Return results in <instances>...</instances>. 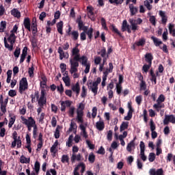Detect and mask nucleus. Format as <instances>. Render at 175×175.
<instances>
[{
	"label": "nucleus",
	"mask_w": 175,
	"mask_h": 175,
	"mask_svg": "<svg viewBox=\"0 0 175 175\" xmlns=\"http://www.w3.org/2000/svg\"><path fill=\"white\" fill-rule=\"evenodd\" d=\"M79 44L72 49V58L70 59V72L73 74V72H78V67L79 66V63L77 62L79 57H80V50L78 49Z\"/></svg>",
	"instance_id": "f257e3e1"
},
{
	"label": "nucleus",
	"mask_w": 175,
	"mask_h": 175,
	"mask_svg": "<svg viewBox=\"0 0 175 175\" xmlns=\"http://www.w3.org/2000/svg\"><path fill=\"white\" fill-rule=\"evenodd\" d=\"M102 81L101 77H98L96 81L92 82V81H88L87 82V85L88 86V89L92 90V93H94V96H96L98 94V85L100 84Z\"/></svg>",
	"instance_id": "f03ea898"
},
{
	"label": "nucleus",
	"mask_w": 175,
	"mask_h": 175,
	"mask_svg": "<svg viewBox=\"0 0 175 175\" xmlns=\"http://www.w3.org/2000/svg\"><path fill=\"white\" fill-rule=\"evenodd\" d=\"M16 36L14 33H11L8 38V40L10 44H8L7 38H4V46L5 49H8L9 51H12L14 49V44H15Z\"/></svg>",
	"instance_id": "7ed1b4c3"
},
{
	"label": "nucleus",
	"mask_w": 175,
	"mask_h": 175,
	"mask_svg": "<svg viewBox=\"0 0 175 175\" xmlns=\"http://www.w3.org/2000/svg\"><path fill=\"white\" fill-rule=\"evenodd\" d=\"M77 62L78 64H81L82 66H85V69L84 70V72L85 74H88L90 72L91 64L90 62H88V58L87 56H85L84 55L81 57V55L79 57V59H77Z\"/></svg>",
	"instance_id": "20e7f679"
},
{
	"label": "nucleus",
	"mask_w": 175,
	"mask_h": 175,
	"mask_svg": "<svg viewBox=\"0 0 175 175\" xmlns=\"http://www.w3.org/2000/svg\"><path fill=\"white\" fill-rule=\"evenodd\" d=\"M84 108H85V104L83 103H79V106L77 109V122L78 124H83L84 120H83V116H84Z\"/></svg>",
	"instance_id": "39448f33"
},
{
	"label": "nucleus",
	"mask_w": 175,
	"mask_h": 175,
	"mask_svg": "<svg viewBox=\"0 0 175 175\" xmlns=\"http://www.w3.org/2000/svg\"><path fill=\"white\" fill-rule=\"evenodd\" d=\"M79 151L78 146H73L72 147V155L70 157V161L72 163H75V161H81V154H78L77 155L75 153H77Z\"/></svg>",
	"instance_id": "423d86ee"
},
{
	"label": "nucleus",
	"mask_w": 175,
	"mask_h": 175,
	"mask_svg": "<svg viewBox=\"0 0 175 175\" xmlns=\"http://www.w3.org/2000/svg\"><path fill=\"white\" fill-rule=\"evenodd\" d=\"M29 88L27 79L26 77H23L19 82V89L18 92L20 94H23L25 90Z\"/></svg>",
	"instance_id": "0eeeda50"
},
{
	"label": "nucleus",
	"mask_w": 175,
	"mask_h": 175,
	"mask_svg": "<svg viewBox=\"0 0 175 175\" xmlns=\"http://www.w3.org/2000/svg\"><path fill=\"white\" fill-rule=\"evenodd\" d=\"M135 20H133V18H130L129 23L131 25V29L133 32H135L137 31L139 29V26L137 25H141L143 22L141 18H137V23H135Z\"/></svg>",
	"instance_id": "6e6552de"
},
{
	"label": "nucleus",
	"mask_w": 175,
	"mask_h": 175,
	"mask_svg": "<svg viewBox=\"0 0 175 175\" xmlns=\"http://www.w3.org/2000/svg\"><path fill=\"white\" fill-rule=\"evenodd\" d=\"M21 118L23 124L26 125L29 132H31V129L33 128L32 116H29V118L27 119L25 118L23 116H21Z\"/></svg>",
	"instance_id": "1a4fd4ad"
},
{
	"label": "nucleus",
	"mask_w": 175,
	"mask_h": 175,
	"mask_svg": "<svg viewBox=\"0 0 175 175\" xmlns=\"http://www.w3.org/2000/svg\"><path fill=\"white\" fill-rule=\"evenodd\" d=\"M139 149H140V159H142L143 161H147V156L145 154L146 151V144L144 142H140L139 143Z\"/></svg>",
	"instance_id": "9d476101"
},
{
	"label": "nucleus",
	"mask_w": 175,
	"mask_h": 175,
	"mask_svg": "<svg viewBox=\"0 0 175 175\" xmlns=\"http://www.w3.org/2000/svg\"><path fill=\"white\" fill-rule=\"evenodd\" d=\"M170 122H171L173 124H175L174 115H165V118L163 120V125H169Z\"/></svg>",
	"instance_id": "9b49d317"
},
{
	"label": "nucleus",
	"mask_w": 175,
	"mask_h": 175,
	"mask_svg": "<svg viewBox=\"0 0 175 175\" xmlns=\"http://www.w3.org/2000/svg\"><path fill=\"white\" fill-rule=\"evenodd\" d=\"M57 53H59V59L63 60L64 58L68 59L69 57V54L68 52H64L62 46H59Z\"/></svg>",
	"instance_id": "f8f14e48"
},
{
	"label": "nucleus",
	"mask_w": 175,
	"mask_h": 175,
	"mask_svg": "<svg viewBox=\"0 0 175 175\" xmlns=\"http://www.w3.org/2000/svg\"><path fill=\"white\" fill-rule=\"evenodd\" d=\"M8 116L10 118L8 123V128L11 129L16 120V116L10 113Z\"/></svg>",
	"instance_id": "ddd939ff"
},
{
	"label": "nucleus",
	"mask_w": 175,
	"mask_h": 175,
	"mask_svg": "<svg viewBox=\"0 0 175 175\" xmlns=\"http://www.w3.org/2000/svg\"><path fill=\"white\" fill-rule=\"evenodd\" d=\"M144 57H145V61L147 62V64H150V66H152V60L154 59L152 53H146Z\"/></svg>",
	"instance_id": "4468645a"
},
{
	"label": "nucleus",
	"mask_w": 175,
	"mask_h": 175,
	"mask_svg": "<svg viewBox=\"0 0 175 175\" xmlns=\"http://www.w3.org/2000/svg\"><path fill=\"white\" fill-rule=\"evenodd\" d=\"M27 46H24L23 49L22 50V54L20 59V64H23L24 62L26 57L27 56Z\"/></svg>",
	"instance_id": "2eb2a0df"
},
{
	"label": "nucleus",
	"mask_w": 175,
	"mask_h": 175,
	"mask_svg": "<svg viewBox=\"0 0 175 175\" xmlns=\"http://www.w3.org/2000/svg\"><path fill=\"white\" fill-rule=\"evenodd\" d=\"M79 129L81 130V135L83 138L88 139V133L86 131V127L84 124H79Z\"/></svg>",
	"instance_id": "dca6fc26"
},
{
	"label": "nucleus",
	"mask_w": 175,
	"mask_h": 175,
	"mask_svg": "<svg viewBox=\"0 0 175 175\" xmlns=\"http://www.w3.org/2000/svg\"><path fill=\"white\" fill-rule=\"evenodd\" d=\"M96 128L100 131H102L105 129V122L103 120H101V118H100L98 122H96Z\"/></svg>",
	"instance_id": "f3484780"
},
{
	"label": "nucleus",
	"mask_w": 175,
	"mask_h": 175,
	"mask_svg": "<svg viewBox=\"0 0 175 175\" xmlns=\"http://www.w3.org/2000/svg\"><path fill=\"white\" fill-rule=\"evenodd\" d=\"M150 75L151 77V78L150 79V80L152 81V82H154V84L156 85L157 84V75H155L154 73V71L153 70L152 68H151L150 70Z\"/></svg>",
	"instance_id": "a211bd4d"
},
{
	"label": "nucleus",
	"mask_w": 175,
	"mask_h": 175,
	"mask_svg": "<svg viewBox=\"0 0 175 175\" xmlns=\"http://www.w3.org/2000/svg\"><path fill=\"white\" fill-rule=\"evenodd\" d=\"M23 24L25 25V28L28 29L29 31H31V21L29 18H25Z\"/></svg>",
	"instance_id": "6ab92c4d"
},
{
	"label": "nucleus",
	"mask_w": 175,
	"mask_h": 175,
	"mask_svg": "<svg viewBox=\"0 0 175 175\" xmlns=\"http://www.w3.org/2000/svg\"><path fill=\"white\" fill-rule=\"evenodd\" d=\"M72 92L76 93V96H78L81 90L79 83L78 82L76 83L75 85L72 86Z\"/></svg>",
	"instance_id": "aec40b11"
},
{
	"label": "nucleus",
	"mask_w": 175,
	"mask_h": 175,
	"mask_svg": "<svg viewBox=\"0 0 175 175\" xmlns=\"http://www.w3.org/2000/svg\"><path fill=\"white\" fill-rule=\"evenodd\" d=\"M31 29L33 36H36V33H38V25L36 21H33L31 23Z\"/></svg>",
	"instance_id": "412c9836"
},
{
	"label": "nucleus",
	"mask_w": 175,
	"mask_h": 175,
	"mask_svg": "<svg viewBox=\"0 0 175 175\" xmlns=\"http://www.w3.org/2000/svg\"><path fill=\"white\" fill-rule=\"evenodd\" d=\"M129 8H130L131 16H135V14H137V13L139 11L138 8H135L133 4H130Z\"/></svg>",
	"instance_id": "4be33fe9"
},
{
	"label": "nucleus",
	"mask_w": 175,
	"mask_h": 175,
	"mask_svg": "<svg viewBox=\"0 0 175 175\" xmlns=\"http://www.w3.org/2000/svg\"><path fill=\"white\" fill-rule=\"evenodd\" d=\"M159 15L161 17V23L165 25L167 21V17L165 16V12H163V10H160Z\"/></svg>",
	"instance_id": "5701e85b"
},
{
	"label": "nucleus",
	"mask_w": 175,
	"mask_h": 175,
	"mask_svg": "<svg viewBox=\"0 0 175 175\" xmlns=\"http://www.w3.org/2000/svg\"><path fill=\"white\" fill-rule=\"evenodd\" d=\"M63 28H64V22L61 21L57 24V31L60 33V35L64 34Z\"/></svg>",
	"instance_id": "b1692460"
},
{
	"label": "nucleus",
	"mask_w": 175,
	"mask_h": 175,
	"mask_svg": "<svg viewBox=\"0 0 175 175\" xmlns=\"http://www.w3.org/2000/svg\"><path fill=\"white\" fill-rule=\"evenodd\" d=\"M109 68H106V70L103 71V75L108 77L109 73H111L113 72V66L111 62H109Z\"/></svg>",
	"instance_id": "393cba45"
},
{
	"label": "nucleus",
	"mask_w": 175,
	"mask_h": 175,
	"mask_svg": "<svg viewBox=\"0 0 175 175\" xmlns=\"http://www.w3.org/2000/svg\"><path fill=\"white\" fill-rule=\"evenodd\" d=\"M151 40H153V43L154 44L157 46V47H160L161 44H163V42L161 40H159V38H157L156 37L152 36L151 37Z\"/></svg>",
	"instance_id": "a878e982"
},
{
	"label": "nucleus",
	"mask_w": 175,
	"mask_h": 175,
	"mask_svg": "<svg viewBox=\"0 0 175 175\" xmlns=\"http://www.w3.org/2000/svg\"><path fill=\"white\" fill-rule=\"evenodd\" d=\"M47 98L44 97H40L38 99V105L40 107H44V105L46 104Z\"/></svg>",
	"instance_id": "bb28decb"
},
{
	"label": "nucleus",
	"mask_w": 175,
	"mask_h": 175,
	"mask_svg": "<svg viewBox=\"0 0 175 175\" xmlns=\"http://www.w3.org/2000/svg\"><path fill=\"white\" fill-rule=\"evenodd\" d=\"M132 148L135 149V144L134 141H131L130 143H129L127 144L126 146V150L129 151V152H132Z\"/></svg>",
	"instance_id": "cd10ccee"
},
{
	"label": "nucleus",
	"mask_w": 175,
	"mask_h": 175,
	"mask_svg": "<svg viewBox=\"0 0 175 175\" xmlns=\"http://www.w3.org/2000/svg\"><path fill=\"white\" fill-rule=\"evenodd\" d=\"M11 15L16 17V18H20L21 17V12H19L17 8H14L13 10H11Z\"/></svg>",
	"instance_id": "c85d7f7f"
},
{
	"label": "nucleus",
	"mask_w": 175,
	"mask_h": 175,
	"mask_svg": "<svg viewBox=\"0 0 175 175\" xmlns=\"http://www.w3.org/2000/svg\"><path fill=\"white\" fill-rule=\"evenodd\" d=\"M129 129V122H123L120 126V132H123L125 129Z\"/></svg>",
	"instance_id": "c756f323"
},
{
	"label": "nucleus",
	"mask_w": 175,
	"mask_h": 175,
	"mask_svg": "<svg viewBox=\"0 0 175 175\" xmlns=\"http://www.w3.org/2000/svg\"><path fill=\"white\" fill-rule=\"evenodd\" d=\"M30 42L31 43V46L33 48H36L38 46V40L37 38H36V36H33L31 37V38L30 39Z\"/></svg>",
	"instance_id": "7c9ffc66"
},
{
	"label": "nucleus",
	"mask_w": 175,
	"mask_h": 175,
	"mask_svg": "<svg viewBox=\"0 0 175 175\" xmlns=\"http://www.w3.org/2000/svg\"><path fill=\"white\" fill-rule=\"evenodd\" d=\"M20 162L21 163H30L31 158H26L25 156L22 155L20 159Z\"/></svg>",
	"instance_id": "2f4dec72"
},
{
	"label": "nucleus",
	"mask_w": 175,
	"mask_h": 175,
	"mask_svg": "<svg viewBox=\"0 0 175 175\" xmlns=\"http://www.w3.org/2000/svg\"><path fill=\"white\" fill-rule=\"evenodd\" d=\"M41 79H42V81L40 82V86L42 88V85H46V84H47V77H46V75L44 74H42L41 75Z\"/></svg>",
	"instance_id": "473e14b6"
},
{
	"label": "nucleus",
	"mask_w": 175,
	"mask_h": 175,
	"mask_svg": "<svg viewBox=\"0 0 175 175\" xmlns=\"http://www.w3.org/2000/svg\"><path fill=\"white\" fill-rule=\"evenodd\" d=\"M162 103L159 101V99H157V103L154 104L153 108L158 109V108H164L165 104H161Z\"/></svg>",
	"instance_id": "72a5a7b5"
},
{
	"label": "nucleus",
	"mask_w": 175,
	"mask_h": 175,
	"mask_svg": "<svg viewBox=\"0 0 175 175\" xmlns=\"http://www.w3.org/2000/svg\"><path fill=\"white\" fill-rule=\"evenodd\" d=\"M109 28L111 29L112 32H114L116 33H117V35H118L120 37L122 36V34L120 32H119L118 29L116 28V27L115 26V25H111Z\"/></svg>",
	"instance_id": "f704fd0d"
},
{
	"label": "nucleus",
	"mask_w": 175,
	"mask_h": 175,
	"mask_svg": "<svg viewBox=\"0 0 175 175\" xmlns=\"http://www.w3.org/2000/svg\"><path fill=\"white\" fill-rule=\"evenodd\" d=\"M93 33H94V29L90 27L88 32H86V35H88L90 42H91L92 38H93Z\"/></svg>",
	"instance_id": "c9c22d12"
},
{
	"label": "nucleus",
	"mask_w": 175,
	"mask_h": 175,
	"mask_svg": "<svg viewBox=\"0 0 175 175\" xmlns=\"http://www.w3.org/2000/svg\"><path fill=\"white\" fill-rule=\"evenodd\" d=\"M152 67V65L150 64H144L142 67V72L143 73L148 72L150 68Z\"/></svg>",
	"instance_id": "e433bc0d"
},
{
	"label": "nucleus",
	"mask_w": 175,
	"mask_h": 175,
	"mask_svg": "<svg viewBox=\"0 0 175 175\" xmlns=\"http://www.w3.org/2000/svg\"><path fill=\"white\" fill-rule=\"evenodd\" d=\"M135 44L138 46H144L146 44V38H142L139 41L135 42Z\"/></svg>",
	"instance_id": "4c0bfd02"
},
{
	"label": "nucleus",
	"mask_w": 175,
	"mask_h": 175,
	"mask_svg": "<svg viewBox=\"0 0 175 175\" xmlns=\"http://www.w3.org/2000/svg\"><path fill=\"white\" fill-rule=\"evenodd\" d=\"M97 54L100 55L102 57H105L107 55V49L103 46V49L97 53Z\"/></svg>",
	"instance_id": "58836bf2"
},
{
	"label": "nucleus",
	"mask_w": 175,
	"mask_h": 175,
	"mask_svg": "<svg viewBox=\"0 0 175 175\" xmlns=\"http://www.w3.org/2000/svg\"><path fill=\"white\" fill-rule=\"evenodd\" d=\"M124 1V0H109V3L111 4H116V6H118V5H122Z\"/></svg>",
	"instance_id": "ea45409f"
},
{
	"label": "nucleus",
	"mask_w": 175,
	"mask_h": 175,
	"mask_svg": "<svg viewBox=\"0 0 175 175\" xmlns=\"http://www.w3.org/2000/svg\"><path fill=\"white\" fill-rule=\"evenodd\" d=\"M71 35L72 36V40H78V38L79 36V33L78 32V31H71Z\"/></svg>",
	"instance_id": "a19ab883"
},
{
	"label": "nucleus",
	"mask_w": 175,
	"mask_h": 175,
	"mask_svg": "<svg viewBox=\"0 0 175 175\" xmlns=\"http://www.w3.org/2000/svg\"><path fill=\"white\" fill-rule=\"evenodd\" d=\"M100 22H101V25H102L103 28L105 31H108L109 28H108V27L107 26V22H106V21H105V18H103V17L101 18Z\"/></svg>",
	"instance_id": "79ce46f5"
},
{
	"label": "nucleus",
	"mask_w": 175,
	"mask_h": 175,
	"mask_svg": "<svg viewBox=\"0 0 175 175\" xmlns=\"http://www.w3.org/2000/svg\"><path fill=\"white\" fill-rule=\"evenodd\" d=\"M62 80L64 82V83L66 84V86L70 85V79L68 77V75H67L66 77H62Z\"/></svg>",
	"instance_id": "37998d69"
},
{
	"label": "nucleus",
	"mask_w": 175,
	"mask_h": 175,
	"mask_svg": "<svg viewBox=\"0 0 175 175\" xmlns=\"http://www.w3.org/2000/svg\"><path fill=\"white\" fill-rule=\"evenodd\" d=\"M40 170V163L38 162V161H36L35 162V171L36 174H39V172Z\"/></svg>",
	"instance_id": "c03bdc74"
},
{
	"label": "nucleus",
	"mask_w": 175,
	"mask_h": 175,
	"mask_svg": "<svg viewBox=\"0 0 175 175\" xmlns=\"http://www.w3.org/2000/svg\"><path fill=\"white\" fill-rule=\"evenodd\" d=\"M132 117H133V112L131 111H129L127 113V116H124V120L126 121H130L131 120H132Z\"/></svg>",
	"instance_id": "a18cd8bd"
},
{
	"label": "nucleus",
	"mask_w": 175,
	"mask_h": 175,
	"mask_svg": "<svg viewBox=\"0 0 175 175\" xmlns=\"http://www.w3.org/2000/svg\"><path fill=\"white\" fill-rule=\"evenodd\" d=\"M132 117H133V112L131 111H129L127 113V116H124V120L126 121H130L131 120H132Z\"/></svg>",
	"instance_id": "49530a36"
},
{
	"label": "nucleus",
	"mask_w": 175,
	"mask_h": 175,
	"mask_svg": "<svg viewBox=\"0 0 175 175\" xmlns=\"http://www.w3.org/2000/svg\"><path fill=\"white\" fill-rule=\"evenodd\" d=\"M150 129L151 132L155 131V129H156L155 123L152 119H150Z\"/></svg>",
	"instance_id": "de8ad7c7"
},
{
	"label": "nucleus",
	"mask_w": 175,
	"mask_h": 175,
	"mask_svg": "<svg viewBox=\"0 0 175 175\" xmlns=\"http://www.w3.org/2000/svg\"><path fill=\"white\" fill-rule=\"evenodd\" d=\"M174 27V25H172L171 23L169 24L170 33H172V36L175 37V29H172Z\"/></svg>",
	"instance_id": "09e8293b"
},
{
	"label": "nucleus",
	"mask_w": 175,
	"mask_h": 175,
	"mask_svg": "<svg viewBox=\"0 0 175 175\" xmlns=\"http://www.w3.org/2000/svg\"><path fill=\"white\" fill-rule=\"evenodd\" d=\"M75 107H71L69 108V110H68L69 117L73 118L75 116Z\"/></svg>",
	"instance_id": "8fccbe9b"
},
{
	"label": "nucleus",
	"mask_w": 175,
	"mask_h": 175,
	"mask_svg": "<svg viewBox=\"0 0 175 175\" xmlns=\"http://www.w3.org/2000/svg\"><path fill=\"white\" fill-rule=\"evenodd\" d=\"M155 153L154 152H150L148 156V160L150 162H154L155 161Z\"/></svg>",
	"instance_id": "3c124183"
},
{
	"label": "nucleus",
	"mask_w": 175,
	"mask_h": 175,
	"mask_svg": "<svg viewBox=\"0 0 175 175\" xmlns=\"http://www.w3.org/2000/svg\"><path fill=\"white\" fill-rule=\"evenodd\" d=\"M87 94H88V90H86L85 87L84 85H83L81 96L82 98H85Z\"/></svg>",
	"instance_id": "603ef678"
},
{
	"label": "nucleus",
	"mask_w": 175,
	"mask_h": 175,
	"mask_svg": "<svg viewBox=\"0 0 175 175\" xmlns=\"http://www.w3.org/2000/svg\"><path fill=\"white\" fill-rule=\"evenodd\" d=\"M31 123H32L33 131H38V126L36 124V122L32 117H31Z\"/></svg>",
	"instance_id": "864d4df0"
},
{
	"label": "nucleus",
	"mask_w": 175,
	"mask_h": 175,
	"mask_svg": "<svg viewBox=\"0 0 175 175\" xmlns=\"http://www.w3.org/2000/svg\"><path fill=\"white\" fill-rule=\"evenodd\" d=\"M21 55V49L18 46L16 47L15 51L14 53V55L15 57L18 58Z\"/></svg>",
	"instance_id": "5fc2aeb1"
},
{
	"label": "nucleus",
	"mask_w": 175,
	"mask_h": 175,
	"mask_svg": "<svg viewBox=\"0 0 175 175\" xmlns=\"http://www.w3.org/2000/svg\"><path fill=\"white\" fill-rule=\"evenodd\" d=\"M69 162V157L67 154H63L62 156V163H68Z\"/></svg>",
	"instance_id": "6e6d98bb"
},
{
	"label": "nucleus",
	"mask_w": 175,
	"mask_h": 175,
	"mask_svg": "<svg viewBox=\"0 0 175 175\" xmlns=\"http://www.w3.org/2000/svg\"><path fill=\"white\" fill-rule=\"evenodd\" d=\"M129 25H128V23H127L126 20L123 21L122 26V31H126Z\"/></svg>",
	"instance_id": "4d7b16f0"
},
{
	"label": "nucleus",
	"mask_w": 175,
	"mask_h": 175,
	"mask_svg": "<svg viewBox=\"0 0 175 175\" xmlns=\"http://www.w3.org/2000/svg\"><path fill=\"white\" fill-rule=\"evenodd\" d=\"M139 86L141 90H146L147 89V85L144 80L140 82Z\"/></svg>",
	"instance_id": "13d9d810"
},
{
	"label": "nucleus",
	"mask_w": 175,
	"mask_h": 175,
	"mask_svg": "<svg viewBox=\"0 0 175 175\" xmlns=\"http://www.w3.org/2000/svg\"><path fill=\"white\" fill-rule=\"evenodd\" d=\"M144 6L146 7V8L148 9V10H152V5H151L148 1V0H146L144 1Z\"/></svg>",
	"instance_id": "bf43d9fd"
},
{
	"label": "nucleus",
	"mask_w": 175,
	"mask_h": 175,
	"mask_svg": "<svg viewBox=\"0 0 175 175\" xmlns=\"http://www.w3.org/2000/svg\"><path fill=\"white\" fill-rule=\"evenodd\" d=\"M89 162L91 163H94L95 162V154H93V152H91L90 154H89Z\"/></svg>",
	"instance_id": "052dcab7"
},
{
	"label": "nucleus",
	"mask_w": 175,
	"mask_h": 175,
	"mask_svg": "<svg viewBox=\"0 0 175 175\" xmlns=\"http://www.w3.org/2000/svg\"><path fill=\"white\" fill-rule=\"evenodd\" d=\"M148 111L146 109H144L143 111V117H144V121L145 122H148Z\"/></svg>",
	"instance_id": "680f3d73"
},
{
	"label": "nucleus",
	"mask_w": 175,
	"mask_h": 175,
	"mask_svg": "<svg viewBox=\"0 0 175 175\" xmlns=\"http://www.w3.org/2000/svg\"><path fill=\"white\" fill-rule=\"evenodd\" d=\"M8 96L10 97H14L17 96V92L15 90H10L8 92Z\"/></svg>",
	"instance_id": "e2e57ef3"
},
{
	"label": "nucleus",
	"mask_w": 175,
	"mask_h": 175,
	"mask_svg": "<svg viewBox=\"0 0 175 175\" xmlns=\"http://www.w3.org/2000/svg\"><path fill=\"white\" fill-rule=\"evenodd\" d=\"M122 85H119V83H116V93L118 94H120L122 93Z\"/></svg>",
	"instance_id": "0e129e2a"
},
{
	"label": "nucleus",
	"mask_w": 175,
	"mask_h": 175,
	"mask_svg": "<svg viewBox=\"0 0 175 175\" xmlns=\"http://www.w3.org/2000/svg\"><path fill=\"white\" fill-rule=\"evenodd\" d=\"M77 23L79 25V29H82L84 26V24H83V22L81 21V17L78 18V20L77 21Z\"/></svg>",
	"instance_id": "69168bd1"
},
{
	"label": "nucleus",
	"mask_w": 175,
	"mask_h": 175,
	"mask_svg": "<svg viewBox=\"0 0 175 175\" xmlns=\"http://www.w3.org/2000/svg\"><path fill=\"white\" fill-rule=\"evenodd\" d=\"M33 71H34V67L33 66H32L29 68V71H28L29 75L30 77H33Z\"/></svg>",
	"instance_id": "338daca9"
},
{
	"label": "nucleus",
	"mask_w": 175,
	"mask_h": 175,
	"mask_svg": "<svg viewBox=\"0 0 175 175\" xmlns=\"http://www.w3.org/2000/svg\"><path fill=\"white\" fill-rule=\"evenodd\" d=\"M150 23L153 25H156V18L154 16H150Z\"/></svg>",
	"instance_id": "774afa93"
}]
</instances>
